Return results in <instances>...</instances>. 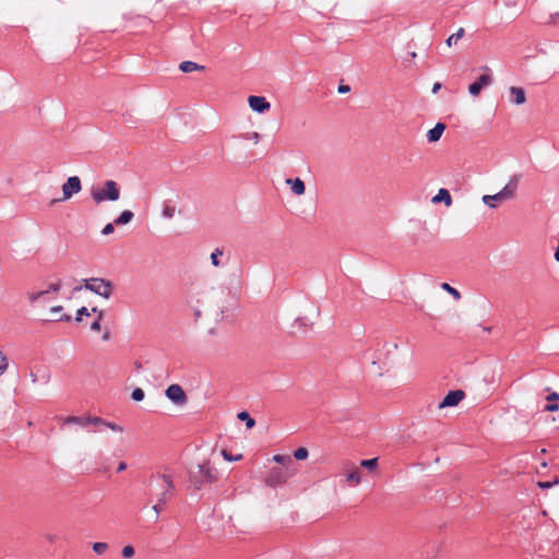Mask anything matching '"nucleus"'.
I'll return each mask as SVG.
<instances>
[{"label":"nucleus","mask_w":559,"mask_h":559,"mask_svg":"<svg viewBox=\"0 0 559 559\" xmlns=\"http://www.w3.org/2000/svg\"><path fill=\"white\" fill-rule=\"evenodd\" d=\"M248 104L253 111L264 112L270 109L271 104L263 96L251 95L248 97Z\"/></svg>","instance_id":"obj_10"},{"label":"nucleus","mask_w":559,"mask_h":559,"mask_svg":"<svg viewBox=\"0 0 559 559\" xmlns=\"http://www.w3.org/2000/svg\"><path fill=\"white\" fill-rule=\"evenodd\" d=\"M93 551L98 556H103L108 550L109 546L104 542H96L92 545Z\"/></svg>","instance_id":"obj_27"},{"label":"nucleus","mask_w":559,"mask_h":559,"mask_svg":"<svg viewBox=\"0 0 559 559\" xmlns=\"http://www.w3.org/2000/svg\"><path fill=\"white\" fill-rule=\"evenodd\" d=\"M341 474L345 477L346 484L350 487H356L361 483V472L359 467L350 461L342 462Z\"/></svg>","instance_id":"obj_5"},{"label":"nucleus","mask_w":559,"mask_h":559,"mask_svg":"<svg viewBox=\"0 0 559 559\" xmlns=\"http://www.w3.org/2000/svg\"><path fill=\"white\" fill-rule=\"evenodd\" d=\"M309 455V452L306 448L301 447V448H298L297 450H295L294 452V457L298 461H302V460H306Z\"/></svg>","instance_id":"obj_31"},{"label":"nucleus","mask_w":559,"mask_h":559,"mask_svg":"<svg viewBox=\"0 0 559 559\" xmlns=\"http://www.w3.org/2000/svg\"><path fill=\"white\" fill-rule=\"evenodd\" d=\"M135 554L134 547L132 545H127L122 548L121 555L124 559H131Z\"/></svg>","instance_id":"obj_33"},{"label":"nucleus","mask_w":559,"mask_h":559,"mask_svg":"<svg viewBox=\"0 0 559 559\" xmlns=\"http://www.w3.org/2000/svg\"><path fill=\"white\" fill-rule=\"evenodd\" d=\"M62 309H63L62 306H55L50 309V312L53 314V317L51 319L52 321H67L68 322L71 320V317L68 314L58 317V314L61 313Z\"/></svg>","instance_id":"obj_24"},{"label":"nucleus","mask_w":559,"mask_h":559,"mask_svg":"<svg viewBox=\"0 0 559 559\" xmlns=\"http://www.w3.org/2000/svg\"><path fill=\"white\" fill-rule=\"evenodd\" d=\"M131 397L133 401L140 402L144 399V391L140 388L133 390Z\"/></svg>","instance_id":"obj_35"},{"label":"nucleus","mask_w":559,"mask_h":559,"mask_svg":"<svg viewBox=\"0 0 559 559\" xmlns=\"http://www.w3.org/2000/svg\"><path fill=\"white\" fill-rule=\"evenodd\" d=\"M179 69L185 72V73H190V72H193V71H200V70H203L204 67L203 66H200L193 61H182L180 64H179Z\"/></svg>","instance_id":"obj_21"},{"label":"nucleus","mask_w":559,"mask_h":559,"mask_svg":"<svg viewBox=\"0 0 559 559\" xmlns=\"http://www.w3.org/2000/svg\"><path fill=\"white\" fill-rule=\"evenodd\" d=\"M110 338V332L109 330H106L103 334V341L107 342Z\"/></svg>","instance_id":"obj_48"},{"label":"nucleus","mask_w":559,"mask_h":559,"mask_svg":"<svg viewBox=\"0 0 559 559\" xmlns=\"http://www.w3.org/2000/svg\"><path fill=\"white\" fill-rule=\"evenodd\" d=\"M167 399L174 404L182 406L187 403L188 397L183 389L179 384H171L166 389L165 392Z\"/></svg>","instance_id":"obj_8"},{"label":"nucleus","mask_w":559,"mask_h":559,"mask_svg":"<svg viewBox=\"0 0 559 559\" xmlns=\"http://www.w3.org/2000/svg\"><path fill=\"white\" fill-rule=\"evenodd\" d=\"M7 369H8L7 358L0 350V376L3 374Z\"/></svg>","instance_id":"obj_39"},{"label":"nucleus","mask_w":559,"mask_h":559,"mask_svg":"<svg viewBox=\"0 0 559 559\" xmlns=\"http://www.w3.org/2000/svg\"><path fill=\"white\" fill-rule=\"evenodd\" d=\"M81 190V179L78 176L69 177L68 180L62 185V198L60 200H52L51 203L53 204L58 201H67L74 194L79 193Z\"/></svg>","instance_id":"obj_7"},{"label":"nucleus","mask_w":559,"mask_h":559,"mask_svg":"<svg viewBox=\"0 0 559 559\" xmlns=\"http://www.w3.org/2000/svg\"><path fill=\"white\" fill-rule=\"evenodd\" d=\"M247 140L253 141L254 144H258L260 141V134L258 132H251L242 135Z\"/></svg>","instance_id":"obj_40"},{"label":"nucleus","mask_w":559,"mask_h":559,"mask_svg":"<svg viewBox=\"0 0 559 559\" xmlns=\"http://www.w3.org/2000/svg\"><path fill=\"white\" fill-rule=\"evenodd\" d=\"M492 78L489 74H483L478 80L468 86V92L472 96L476 97L480 94L483 87L491 84Z\"/></svg>","instance_id":"obj_11"},{"label":"nucleus","mask_w":559,"mask_h":559,"mask_svg":"<svg viewBox=\"0 0 559 559\" xmlns=\"http://www.w3.org/2000/svg\"><path fill=\"white\" fill-rule=\"evenodd\" d=\"M445 130V124L438 122L432 129L427 132V141L429 143L438 142Z\"/></svg>","instance_id":"obj_15"},{"label":"nucleus","mask_w":559,"mask_h":559,"mask_svg":"<svg viewBox=\"0 0 559 559\" xmlns=\"http://www.w3.org/2000/svg\"><path fill=\"white\" fill-rule=\"evenodd\" d=\"M83 287L104 299H109L114 293V284L109 280L91 277L83 280Z\"/></svg>","instance_id":"obj_3"},{"label":"nucleus","mask_w":559,"mask_h":559,"mask_svg":"<svg viewBox=\"0 0 559 559\" xmlns=\"http://www.w3.org/2000/svg\"><path fill=\"white\" fill-rule=\"evenodd\" d=\"M154 481L158 483V485L160 486V489H162L157 501H159L163 504H166L168 497L174 489V481H173L171 476L167 475V474H159L156 476H152L151 483H154Z\"/></svg>","instance_id":"obj_6"},{"label":"nucleus","mask_w":559,"mask_h":559,"mask_svg":"<svg viewBox=\"0 0 559 559\" xmlns=\"http://www.w3.org/2000/svg\"><path fill=\"white\" fill-rule=\"evenodd\" d=\"M272 461L281 464V467H295L294 461L289 455L275 454Z\"/></svg>","instance_id":"obj_20"},{"label":"nucleus","mask_w":559,"mask_h":559,"mask_svg":"<svg viewBox=\"0 0 559 559\" xmlns=\"http://www.w3.org/2000/svg\"><path fill=\"white\" fill-rule=\"evenodd\" d=\"M92 200L96 204H100L105 201H118L120 198V189L116 181L106 180L100 188H93L91 190Z\"/></svg>","instance_id":"obj_2"},{"label":"nucleus","mask_w":559,"mask_h":559,"mask_svg":"<svg viewBox=\"0 0 559 559\" xmlns=\"http://www.w3.org/2000/svg\"><path fill=\"white\" fill-rule=\"evenodd\" d=\"M286 185H288L290 187V190L295 195L305 194L306 186H305V182L300 178H295V179L287 178Z\"/></svg>","instance_id":"obj_14"},{"label":"nucleus","mask_w":559,"mask_h":559,"mask_svg":"<svg viewBox=\"0 0 559 559\" xmlns=\"http://www.w3.org/2000/svg\"><path fill=\"white\" fill-rule=\"evenodd\" d=\"M465 29L463 27H460L454 34L450 35L445 44L449 48H451L453 45H456L457 41L464 36Z\"/></svg>","instance_id":"obj_23"},{"label":"nucleus","mask_w":559,"mask_h":559,"mask_svg":"<svg viewBox=\"0 0 559 559\" xmlns=\"http://www.w3.org/2000/svg\"><path fill=\"white\" fill-rule=\"evenodd\" d=\"M546 400L549 402L545 407H544V411L545 412H557L559 411V404H558V401H559V393L557 392H551L547 397Z\"/></svg>","instance_id":"obj_19"},{"label":"nucleus","mask_w":559,"mask_h":559,"mask_svg":"<svg viewBox=\"0 0 559 559\" xmlns=\"http://www.w3.org/2000/svg\"><path fill=\"white\" fill-rule=\"evenodd\" d=\"M217 479L218 472L209 462L197 464L189 469V484L195 490H200L205 485L213 484Z\"/></svg>","instance_id":"obj_1"},{"label":"nucleus","mask_w":559,"mask_h":559,"mask_svg":"<svg viewBox=\"0 0 559 559\" xmlns=\"http://www.w3.org/2000/svg\"><path fill=\"white\" fill-rule=\"evenodd\" d=\"M297 473L295 467H272L265 478V485L271 488L285 485Z\"/></svg>","instance_id":"obj_4"},{"label":"nucleus","mask_w":559,"mask_h":559,"mask_svg":"<svg viewBox=\"0 0 559 559\" xmlns=\"http://www.w3.org/2000/svg\"><path fill=\"white\" fill-rule=\"evenodd\" d=\"M61 287L60 282L51 284L47 290L38 292V293H31L28 294V300L31 302H36L40 297L44 295L50 293V292H58Z\"/></svg>","instance_id":"obj_17"},{"label":"nucleus","mask_w":559,"mask_h":559,"mask_svg":"<svg viewBox=\"0 0 559 559\" xmlns=\"http://www.w3.org/2000/svg\"><path fill=\"white\" fill-rule=\"evenodd\" d=\"M63 424H75L80 426H86V417H80V416H68L62 419Z\"/></svg>","instance_id":"obj_25"},{"label":"nucleus","mask_w":559,"mask_h":559,"mask_svg":"<svg viewBox=\"0 0 559 559\" xmlns=\"http://www.w3.org/2000/svg\"><path fill=\"white\" fill-rule=\"evenodd\" d=\"M105 426L108 427L110 430H112L114 432H123V427L118 425V424H115V423H111V421H106L105 423Z\"/></svg>","instance_id":"obj_37"},{"label":"nucleus","mask_w":559,"mask_h":559,"mask_svg":"<svg viewBox=\"0 0 559 559\" xmlns=\"http://www.w3.org/2000/svg\"><path fill=\"white\" fill-rule=\"evenodd\" d=\"M222 455L224 456V459H225L226 461H229V462H231V461H239V460H241V457H242V455H241V454H239V455H237V456H234V455H231L227 450H223V451H222Z\"/></svg>","instance_id":"obj_38"},{"label":"nucleus","mask_w":559,"mask_h":559,"mask_svg":"<svg viewBox=\"0 0 559 559\" xmlns=\"http://www.w3.org/2000/svg\"><path fill=\"white\" fill-rule=\"evenodd\" d=\"M538 487L542 489H548L552 486L550 481H538Z\"/></svg>","instance_id":"obj_44"},{"label":"nucleus","mask_w":559,"mask_h":559,"mask_svg":"<svg viewBox=\"0 0 559 559\" xmlns=\"http://www.w3.org/2000/svg\"><path fill=\"white\" fill-rule=\"evenodd\" d=\"M465 397L463 390L450 391L438 405L439 409L454 407L459 405Z\"/></svg>","instance_id":"obj_9"},{"label":"nucleus","mask_w":559,"mask_h":559,"mask_svg":"<svg viewBox=\"0 0 559 559\" xmlns=\"http://www.w3.org/2000/svg\"><path fill=\"white\" fill-rule=\"evenodd\" d=\"M164 506L165 504L160 503L159 501H157V503H155L153 506V510H154V512L156 514V518H158V515H159L160 511L163 510Z\"/></svg>","instance_id":"obj_43"},{"label":"nucleus","mask_w":559,"mask_h":559,"mask_svg":"<svg viewBox=\"0 0 559 559\" xmlns=\"http://www.w3.org/2000/svg\"><path fill=\"white\" fill-rule=\"evenodd\" d=\"M440 88H441V84L437 82V83L433 84L431 92L433 94H437Z\"/></svg>","instance_id":"obj_46"},{"label":"nucleus","mask_w":559,"mask_h":559,"mask_svg":"<svg viewBox=\"0 0 559 559\" xmlns=\"http://www.w3.org/2000/svg\"><path fill=\"white\" fill-rule=\"evenodd\" d=\"M481 201L490 209H497L500 202H503V198L498 192L496 194H486L481 198Z\"/></svg>","instance_id":"obj_18"},{"label":"nucleus","mask_w":559,"mask_h":559,"mask_svg":"<svg viewBox=\"0 0 559 559\" xmlns=\"http://www.w3.org/2000/svg\"><path fill=\"white\" fill-rule=\"evenodd\" d=\"M83 316H86V317H90V316H91V312L87 310V308H86V307H82V308H80V309L76 311L75 320H76L78 322H81V321H82Z\"/></svg>","instance_id":"obj_36"},{"label":"nucleus","mask_w":559,"mask_h":559,"mask_svg":"<svg viewBox=\"0 0 559 559\" xmlns=\"http://www.w3.org/2000/svg\"><path fill=\"white\" fill-rule=\"evenodd\" d=\"M163 215L167 218H171L175 215V209L170 206H166L163 211Z\"/></svg>","instance_id":"obj_42"},{"label":"nucleus","mask_w":559,"mask_h":559,"mask_svg":"<svg viewBox=\"0 0 559 559\" xmlns=\"http://www.w3.org/2000/svg\"><path fill=\"white\" fill-rule=\"evenodd\" d=\"M441 288L443 290L448 292L450 295H452L453 298L456 299V300L461 299V297H462L461 293L456 288H454L451 285H449L448 283H442L441 284Z\"/></svg>","instance_id":"obj_30"},{"label":"nucleus","mask_w":559,"mask_h":559,"mask_svg":"<svg viewBox=\"0 0 559 559\" xmlns=\"http://www.w3.org/2000/svg\"><path fill=\"white\" fill-rule=\"evenodd\" d=\"M105 316V312L104 311H99L98 312V317L96 318V320L91 324V330L94 331V332H99L100 329H102V325H100V321L103 320Z\"/></svg>","instance_id":"obj_32"},{"label":"nucleus","mask_w":559,"mask_h":559,"mask_svg":"<svg viewBox=\"0 0 559 559\" xmlns=\"http://www.w3.org/2000/svg\"><path fill=\"white\" fill-rule=\"evenodd\" d=\"M510 102L514 105H523L526 102L525 91L522 87L511 86L509 88Z\"/></svg>","instance_id":"obj_13"},{"label":"nucleus","mask_w":559,"mask_h":559,"mask_svg":"<svg viewBox=\"0 0 559 559\" xmlns=\"http://www.w3.org/2000/svg\"><path fill=\"white\" fill-rule=\"evenodd\" d=\"M238 418H239L240 420L246 421V426H247L249 429L253 428V427H254V425H255L254 419H253V418H252V417H251L247 412H240V413L238 414Z\"/></svg>","instance_id":"obj_29"},{"label":"nucleus","mask_w":559,"mask_h":559,"mask_svg":"<svg viewBox=\"0 0 559 559\" xmlns=\"http://www.w3.org/2000/svg\"><path fill=\"white\" fill-rule=\"evenodd\" d=\"M360 467L367 468L370 472L374 471L378 467V457L362 460L360 462Z\"/></svg>","instance_id":"obj_28"},{"label":"nucleus","mask_w":559,"mask_h":559,"mask_svg":"<svg viewBox=\"0 0 559 559\" xmlns=\"http://www.w3.org/2000/svg\"><path fill=\"white\" fill-rule=\"evenodd\" d=\"M134 217V214L130 210H124L121 212V214L115 219L116 225H127L129 224Z\"/></svg>","instance_id":"obj_22"},{"label":"nucleus","mask_w":559,"mask_h":559,"mask_svg":"<svg viewBox=\"0 0 559 559\" xmlns=\"http://www.w3.org/2000/svg\"><path fill=\"white\" fill-rule=\"evenodd\" d=\"M519 183V176L510 178L509 182L499 191L503 200H511L515 197Z\"/></svg>","instance_id":"obj_12"},{"label":"nucleus","mask_w":559,"mask_h":559,"mask_svg":"<svg viewBox=\"0 0 559 559\" xmlns=\"http://www.w3.org/2000/svg\"><path fill=\"white\" fill-rule=\"evenodd\" d=\"M337 91L341 94H345V93H348L350 91V87L348 85H340Z\"/></svg>","instance_id":"obj_45"},{"label":"nucleus","mask_w":559,"mask_h":559,"mask_svg":"<svg viewBox=\"0 0 559 559\" xmlns=\"http://www.w3.org/2000/svg\"><path fill=\"white\" fill-rule=\"evenodd\" d=\"M105 423H106V420H104L100 417L86 416V426L87 425H102V426H105Z\"/></svg>","instance_id":"obj_34"},{"label":"nucleus","mask_w":559,"mask_h":559,"mask_svg":"<svg viewBox=\"0 0 559 559\" xmlns=\"http://www.w3.org/2000/svg\"><path fill=\"white\" fill-rule=\"evenodd\" d=\"M127 468V464L124 462H120L117 468V472H122Z\"/></svg>","instance_id":"obj_47"},{"label":"nucleus","mask_w":559,"mask_h":559,"mask_svg":"<svg viewBox=\"0 0 559 559\" xmlns=\"http://www.w3.org/2000/svg\"><path fill=\"white\" fill-rule=\"evenodd\" d=\"M91 311H92L93 313H95V314H97V316H98V312H99V311H103V310H102V309H98L97 307H94V308H92V310H91Z\"/></svg>","instance_id":"obj_49"},{"label":"nucleus","mask_w":559,"mask_h":559,"mask_svg":"<svg viewBox=\"0 0 559 559\" xmlns=\"http://www.w3.org/2000/svg\"><path fill=\"white\" fill-rule=\"evenodd\" d=\"M224 254V250L222 248H216L212 253H211V263L213 266L215 267H218L221 265V261H219V258L223 257Z\"/></svg>","instance_id":"obj_26"},{"label":"nucleus","mask_w":559,"mask_h":559,"mask_svg":"<svg viewBox=\"0 0 559 559\" xmlns=\"http://www.w3.org/2000/svg\"><path fill=\"white\" fill-rule=\"evenodd\" d=\"M115 230V227H114V224L112 223H108L107 225L104 226V228L102 229V234L104 236H108L110 234H112Z\"/></svg>","instance_id":"obj_41"},{"label":"nucleus","mask_w":559,"mask_h":559,"mask_svg":"<svg viewBox=\"0 0 559 559\" xmlns=\"http://www.w3.org/2000/svg\"><path fill=\"white\" fill-rule=\"evenodd\" d=\"M431 202L435 204L443 202L445 206L449 207L452 205V197L447 189L441 188L439 189L438 193L431 199Z\"/></svg>","instance_id":"obj_16"}]
</instances>
